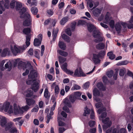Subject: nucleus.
<instances>
[{"label":"nucleus","mask_w":133,"mask_h":133,"mask_svg":"<svg viewBox=\"0 0 133 133\" xmlns=\"http://www.w3.org/2000/svg\"><path fill=\"white\" fill-rule=\"evenodd\" d=\"M31 11L32 14L34 15H36L37 13L38 10L36 8L34 7L31 9Z\"/></svg>","instance_id":"37998d69"},{"label":"nucleus","mask_w":133,"mask_h":133,"mask_svg":"<svg viewBox=\"0 0 133 133\" xmlns=\"http://www.w3.org/2000/svg\"><path fill=\"white\" fill-rule=\"evenodd\" d=\"M41 56H42L43 55L45 49L44 46L43 45H42L41 46Z\"/></svg>","instance_id":"052dcab7"},{"label":"nucleus","mask_w":133,"mask_h":133,"mask_svg":"<svg viewBox=\"0 0 133 133\" xmlns=\"http://www.w3.org/2000/svg\"><path fill=\"white\" fill-rule=\"evenodd\" d=\"M95 106L97 108H100L97 111V113L101 115L99 116V119L102 121L104 124L103 126V129H106L107 128L110 127L111 124V122L109 121V118L107 117V114L106 112V109L103 107V105L101 102L98 103L96 104Z\"/></svg>","instance_id":"f03ea898"},{"label":"nucleus","mask_w":133,"mask_h":133,"mask_svg":"<svg viewBox=\"0 0 133 133\" xmlns=\"http://www.w3.org/2000/svg\"><path fill=\"white\" fill-rule=\"evenodd\" d=\"M65 72H66L68 74L70 75H74L73 72L70 70H68L67 69V71H66Z\"/></svg>","instance_id":"0e129e2a"},{"label":"nucleus","mask_w":133,"mask_h":133,"mask_svg":"<svg viewBox=\"0 0 133 133\" xmlns=\"http://www.w3.org/2000/svg\"><path fill=\"white\" fill-rule=\"evenodd\" d=\"M4 110L5 112L8 111L10 114L13 112V107L11 105L10 106V103L6 102L3 104H0V111Z\"/></svg>","instance_id":"39448f33"},{"label":"nucleus","mask_w":133,"mask_h":133,"mask_svg":"<svg viewBox=\"0 0 133 133\" xmlns=\"http://www.w3.org/2000/svg\"><path fill=\"white\" fill-rule=\"evenodd\" d=\"M57 52L61 55L65 57L67 56L68 54V53L67 52L61 50H57Z\"/></svg>","instance_id":"c85d7f7f"},{"label":"nucleus","mask_w":133,"mask_h":133,"mask_svg":"<svg viewBox=\"0 0 133 133\" xmlns=\"http://www.w3.org/2000/svg\"><path fill=\"white\" fill-rule=\"evenodd\" d=\"M64 102L65 104L69 107H71V105L70 102L69 101L68 99H65L64 100Z\"/></svg>","instance_id":"79ce46f5"},{"label":"nucleus","mask_w":133,"mask_h":133,"mask_svg":"<svg viewBox=\"0 0 133 133\" xmlns=\"http://www.w3.org/2000/svg\"><path fill=\"white\" fill-rule=\"evenodd\" d=\"M121 25L124 28H126L127 27L128 28V24L125 22H120Z\"/></svg>","instance_id":"13d9d810"},{"label":"nucleus","mask_w":133,"mask_h":133,"mask_svg":"<svg viewBox=\"0 0 133 133\" xmlns=\"http://www.w3.org/2000/svg\"><path fill=\"white\" fill-rule=\"evenodd\" d=\"M10 54V51L8 48H5L3 50L2 53V56H5L7 55Z\"/></svg>","instance_id":"393cba45"},{"label":"nucleus","mask_w":133,"mask_h":133,"mask_svg":"<svg viewBox=\"0 0 133 133\" xmlns=\"http://www.w3.org/2000/svg\"><path fill=\"white\" fill-rule=\"evenodd\" d=\"M7 119L6 118L2 116L0 121L1 125L3 127H5L6 130H9L10 132H14L17 131L16 128L13 124L11 123L7 124Z\"/></svg>","instance_id":"20e7f679"},{"label":"nucleus","mask_w":133,"mask_h":133,"mask_svg":"<svg viewBox=\"0 0 133 133\" xmlns=\"http://www.w3.org/2000/svg\"><path fill=\"white\" fill-rule=\"evenodd\" d=\"M47 13L48 15L51 16L53 15L54 12H53L52 10H49L47 11Z\"/></svg>","instance_id":"69168bd1"},{"label":"nucleus","mask_w":133,"mask_h":133,"mask_svg":"<svg viewBox=\"0 0 133 133\" xmlns=\"http://www.w3.org/2000/svg\"><path fill=\"white\" fill-rule=\"evenodd\" d=\"M12 64L10 61L7 62L6 63L5 65V68L6 69H8V70L9 71H10L12 68Z\"/></svg>","instance_id":"bb28decb"},{"label":"nucleus","mask_w":133,"mask_h":133,"mask_svg":"<svg viewBox=\"0 0 133 133\" xmlns=\"http://www.w3.org/2000/svg\"><path fill=\"white\" fill-rule=\"evenodd\" d=\"M95 122L94 121H90L89 123V125L90 127L93 126L95 124Z\"/></svg>","instance_id":"338daca9"},{"label":"nucleus","mask_w":133,"mask_h":133,"mask_svg":"<svg viewBox=\"0 0 133 133\" xmlns=\"http://www.w3.org/2000/svg\"><path fill=\"white\" fill-rule=\"evenodd\" d=\"M87 23L85 21L83 20H79L77 23L78 25H83L86 24Z\"/></svg>","instance_id":"3c124183"},{"label":"nucleus","mask_w":133,"mask_h":133,"mask_svg":"<svg viewBox=\"0 0 133 133\" xmlns=\"http://www.w3.org/2000/svg\"><path fill=\"white\" fill-rule=\"evenodd\" d=\"M81 87L79 85L77 84H74V85L73 86L72 88V90H78L80 89Z\"/></svg>","instance_id":"09e8293b"},{"label":"nucleus","mask_w":133,"mask_h":133,"mask_svg":"<svg viewBox=\"0 0 133 133\" xmlns=\"http://www.w3.org/2000/svg\"><path fill=\"white\" fill-rule=\"evenodd\" d=\"M81 94H82L81 92L77 91L74 92L73 95L76 99H78L80 97Z\"/></svg>","instance_id":"c9c22d12"},{"label":"nucleus","mask_w":133,"mask_h":133,"mask_svg":"<svg viewBox=\"0 0 133 133\" xmlns=\"http://www.w3.org/2000/svg\"><path fill=\"white\" fill-rule=\"evenodd\" d=\"M106 132V133H119L118 129L112 128L108 129Z\"/></svg>","instance_id":"aec40b11"},{"label":"nucleus","mask_w":133,"mask_h":133,"mask_svg":"<svg viewBox=\"0 0 133 133\" xmlns=\"http://www.w3.org/2000/svg\"><path fill=\"white\" fill-rule=\"evenodd\" d=\"M76 99H77L74 97L73 95L70 96L69 98L70 101L72 103L75 102Z\"/></svg>","instance_id":"de8ad7c7"},{"label":"nucleus","mask_w":133,"mask_h":133,"mask_svg":"<svg viewBox=\"0 0 133 133\" xmlns=\"http://www.w3.org/2000/svg\"><path fill=\"white\" fill-rule=\"evenodd\" d=\"M102 9H101L96 8L93 9L92 10V13L95 17H97L101 13Z\"/></svg>","instance_id":"dca6fc26"},{"label":"nucleus","mask_w":133,"mask_h":133,"mask_svg":"<svg viewBox=\"0 0 133 133\" xmlns=\"http://www.w3.org/2000/svg\"><path fill=\"white\" fill-rule=\"evenodd\" d=\"M14 113L15 115H21L23 114V112L21 111L20 107L18 106H17L16 104H14Z\"/></svg>","instance_id":"ddd939ff"},{"label":"nucleus","mask_w":133,"mask_h":133,"mask_svg":"<svg viewBox=\"0 0 133 133\" xmlns=\"http://www.w3.org/2000/svg\"><path fill=\"white\" fill-rule=\"evenodd\" d=\"M58 46L61 49L63 50H65L66 48V46L63 42L61 41H59L58 43Z\"/></svg>","instance_id":"b1692460"},{"label":"nucleus","mask_w":133,"mask_h":133,"mask_svg":"<svg viewBox=\"0 0 133 133\" xmlns=\"http://www.w3.org/2000/svg\"><path fill=\"white\" fill-rule=\"evenodd\" d=\"M23 18L25 19L23 23V25L24 26H28L31 25V17L29 14L27 13L25 14V16Z\"/></svg>","instance_id":"9d476101"},{"label":"nucleus","mask_w":133,"mask_h":133,"mask_svg":"<svg viewBox=\"0 0 133 133\" xmlns=\"http://www.w3.org/2000/svg\"><path fill=\"white\" fill-rule=\"evenodd\" d=\"M30 108L29 107L28 105H26L25 106L21 108H20L21 110L23 112V113L25 111H27Z\"/></svg>","instance_id":"ea45409f"},{"label":"nucleus","mask_w":133,"mask_h":133,"mask_svg":"<svg viewBox=\"0 0 133 133\" xmlns=\"http://www.w3.org/2000/svg\"><path fill=\"white\" fill-rule=\"evenodd\" d=\"M105 47V44L102 43H100L96 45V48L98 49H103Z\"/></svg>","instance_id":"4c0bfd02"},{"label":"nucleus","mask_w":133,"mask_h":133,"mask_svg":"<svg viewBox=\"0 0 133 133\" xmlns=\"http://www.w3.org/2000/svg\"><path fill=\"white\" fill-rule=\"evenodd\" d=\"M26 69L25 72L23 74V76L28 75L30 71L28 76V79L26 81L27 84L30 85L33 82L34 84L31 87V89L34 92H36L38 89V83L35 81L36 78L37 77V73L36 71L34 70L32 66L29 62H28L25 65V68Z\"/></svg>","instance_id":"f257e3e1"},{"label":"nucleus","mask_w":133,"mask_h":133,"mask_svg":"<svg viewBox=\"0 0 133 133\" xmlns=\"http://www.w3.org/2000/svg\"><path fill=\"white\" fill-rule=\"evenodd\" d=\"M51 87L53 88H55V92L56 94H58L59 92V88L58 86L56 85V83H53L51 85Z\"/></svg>","instance_id":"412c9836"},{"label":"nucleus","mask_w":133,"mask_h":133,"mask_svg":"<svg viewBox=\"0 0 133 133\" xmlns=\"http://www.w3.org/2000/svg\"><path fill=\"white\" fill-rule=\"evenodd\" d=\"M9 0H0V14L2 13L5 8L8 9L9 6Z\"/></svg>","instance_id":"0eeeda50"},{"label":"nucleus","mask_w":133,"mask_h":133,"mask_svg":"<svg viewBox=\"0 0 133 133\" xmlns=\"http://www.w3.org/2000/svg\"><path fill=\"white\" fill-rule=\"evenodd\" d=\"M97 86L99 89L103 90H104L105 89V88L101 82L98 83L97 84Z\"/></svg>","instance_id":"2f4dec72"},{"label":"nucleus","mask_w":133,"mask_h":133,"mask_svg":"<svg viewBox=\"0 0 133 133\" xmlns=\"http://www.w3.org/2000/svg\"><path fill=\"white\" fill-rule=\"evenodd\" d=\"M15 5V0L12 1L10 3V6L11 8H14Z\"/></svg>","instance_id":"603ef678"},{"label":"nucleus","mask_w":133,"mask_h":133,"mask_svg":"<svg viewBox=\"0 0 133 133\" xmlns=\"http://www.w3.org/2000/svg\"><path fill=\"white\" fill-rule=\"evenodd\" d=\"M88 28L89 31L91 32L93 31V33L95 31H99L97 29L93 24H89L88 25Z\"/></svg>","instance_id":"f3484780"},{"label":"nucleus","mask_w":133,"mask_h":133,"mask_svg":"<svg viewBox=\"0 0 133 133\" xmlns=\"http://www.w3.org/2000/svg\"><path fill=\"white\" fill-rule=\"evenodd\" d=\"M128 63V61L127 60L122 61L117 63L116 65L118 66L122 65H127Z\"/></svg>","instance_id":"72a5a7b5"},{"label":"nucleus","mask_w":133,"mask_h":133,"mask_svg":"<svg viewBox=\"0 0 133 133\" xmlns=\"http://www.w3.org/2000/svg\"><path fill=\"white\" fill-rule=\"evenodd\" d=\"M68 20V17H63L61 20L60 23L62 25H64L66 22Z\"/></svg>","instance_id":"c756f323"},{"label":"nucleus","mask_w":133,"mask_h":133,"mask_svg":"<svg viewBox=\"0 0 133 133\" xmlns=\"http://www.w3.org/2000/svg\"><path fill=\"white\" fill-rule=\"evenodd\" d=\"M101 34L99 31H95L93 34V37L95 38H97L95 40V41L96 42H99L102 41L104 40V38L101 37Z\"/></svg>","instance_id":"9b49d317"},{"label":"nucleus","mask_w":133,"mask_h":133,"mask_svg":"<svg viewBox=\"0 0 133 133\" xmlns=\"http://www.w3.org/2000/svg\"><path fill=\"white\" fill-rule=\"evenodd\" d=\"M21 118V117H17L14 119H13V121L16 122V124H18L19 126H21L24 121V119Z\"/></svg>","instance_id":"4468645a"},{"label":"nucleus","mask_w":133,"mask_h":133,"mask_svg":"<svg viewBox=\"0 0 133 133\" xmlns=\"http://www.w3.org/2000/svg\"><path fill=\"white\" fill-rule=\"evenodd\" d=\"M58 31V29L56 28L55 30L54 29L52 32V36H53V40L55 41L56 39L57 34Z\"/></svg>","instance_id":"7c9ffc66"},{"label":"nucleus","mask_w":133,"mask_h":133,"mask_svg":"<svg viewBox=\"0 0 133 133\" xmlns=\"http://www.w3.org/2000/svg\"><path fill=\"white\" fill-rule=\"evenodd\" d=\"M25 99L27 104L29 106L33 104L35 102V100L33 99H30L27 98H26Z\"/></svg>","instance_id":"a878e982"},{"label":"nucleus","mask_w":133,"mask_h":133,"mask_svg":"<svg viewBox=\"0 0 133 133\" xmlns=\"http://www.w3.org/2000/svg\"><path fill=\"white\" fill-rule=\"evenodd\" d=\"M90 85V83L88 82H87L85 83L83 86V88L84 89H87L88 88Z\"/></svg>","instance_id":"864d4df0"},{"label":"nucleus","mask_w":133,"mask_h":133,"mask_svg":"<svg viewBox=\"0 0 133 133\" xmlns=\"http://www.w3.org/2000/svg\"><path fill=\"white\" fill-rule=\"evenodd\" d=\"M38 39L35 38L34 40V45L35 46H38L41 43V42Z\"/></svg>","instance_id":"f704fd0d"},{"label":"nucleus","mask_w":133,"mask_h":133,"mask_svg":"<svg viewBox=\"0 0 133 133\" xmlns=\"http://www.w3.org/2000/svg\"><path fill=\"white\" fill-rule=\"evenodd\" d=\"M93 93L95 97L99 96L100 95L101 92L96 88H95L93 90Z\"/></svg>","instance_id":"5701e85b"},{"label":"nucleus","mask_w":133,"mask_h":133,"mask_svg":"<svg viewBox=\"0 0 133 133\" xmlns=\"http://www.w3.org/2000/svg\"><path fill=\"white\" fill-rule=\"evenodd\" d=\"M61 36L62 38L65 41L67 42H70V39L69 37L65 34L64 32H63L62 33Z\"/></svg>","instance_id":"4be33fe9"},{"label":"nucleus","mask_w":133,"mask_h":133,"mask_svg":"<svg viewBox=\"0 0 133 133\" xmlns=\"http://www.w3.org/2000/svg\"><path fill=\"white\" fill-rule=\"evenodd\" d=\"M110 15V13L107 12L105 18L104 22L107 24H109L110 27L113 28L114 27V21L111 18L109 17Z\"/></svg>","instance_id":"6e6552de"},{"label":"nucleus","mask_w":133,"mask_h":133,"mask_svg":"<svg viewBox=\"0 0 133 133\" xmlns=\"http://www.w3.org/2000/svg\"><path fill=\"white\" fill-rule=\"evenodd\" d=\"M75 76L81 77L85 76V75L83 73L80 68H77L75 71L74 74Z\"/></svg>","instance_id":"f8f14e48"},{"label":"nucleus","mask_w":133,"mask_h":133,"mask_svg":"<svg viewBox=\"0 0 133 133\" xmlns=\"http://www.w3.org/2000/svg\"><path fill=\"white\" fill-rule=\"evenodd\" d=\"M66 129L63 128L59 127V128L58 131L59 133H63Z\"/></svg>","instance_id":"680f3d73"},{"label":"nucleus","mask_w":133,"mask_h":133,"mask_svg":"<svg viewBox=\"0 0 133 133\" xmlns=\"http://www.w3.org/2000/svg\"><path fill=\"white\" fill-rule=\"evenodd\" d=\"M128 75L133 78V74L130 71L128 70L127 73Z\"/></svg>","instance_id":"774afa93"},{"label":"nucleus","mask_w":133,"mask_h":133,"mask_svg":"<svg viewBox=\"0 0 133 133\" xmlns=\"http://www.w3.org/2000/svg\"><path fill=\"white\" fill-rule=\"evenodd\" d=\"M76 24V22H74L72 23V25L71 26V28L72 31H74L75 29Z\"/></svg>","instance_id":"4d7b16f0"},{"label":"nucleus","mask_w":133,"mask_h":133,"mask_svg":"<svg viewBox=\"0 0 133 133\" xmlns=\"http://www.w3.org/2000/svg\"><path fill=\"white\" fill-rule=\"evenodd\" d=\"M30 31L31 29L29 28H24L23 30V32L25 34L27 35L30 33Z\"/></svg>","instance_id":"58836bf2"},{"label":"nucleus","mask_w":133,"mask_h":133,"mask_svg":"<svg viewBox=\"0 0 133 133\" xmlns=\"http://www.w3.org/2000/svg\"><path fill=\"white\" fill-rule=\"evenodd\" d=\"M63 109L67 112L70 113V111L69 109L66 106H64L63 108Z\"/></svg>","instance_id":"bf43d9fd"},{"label":"nucleus","mask_w":133,"mask_h":133,"mask_svg":"<svg viewBox=\"0 0 133 133\" xmlns=\"http://www.w3.org/2000/svg\"><path fill=\"white\" fill-rule=\"evenodd\" d=\"M105 54V52L104 51L100 52L99 54H93V56L92 58V61L95 64H97L99 63L101 61L99 59V56H104Z\"/></svg>","instance_id":"1a4fd4ad"},{"label":"nucleus","mask_w":133,"mask_h":133,"mask_svg":"<svg viewBox=\"0 0 133 133\" xmlns=\"http://www.w3.org/2000/svg\"><path fill=\"white\" fill-rule=\"evenodd\" d=\"M107 55L109 58L111 59H113L115 58V55L112 52H108Z\"/></svg>","instance_id":"473e14b6"},{"label":"nucleus","mask_w":133,"mask_h":133,"mask_svg":"<svg viewBox=\"0 0 133 133\" xmlns=\"http://www.w3.org/2000/svg\"><path fill=\"white\" fill-rule=\"evenodd\" d=\"M38 107H36L33 109L31 110L32 112H37L38 110Z\"/></svg>","instance_id":"e2e57ef3"},{"label":"nucleus","mask_w":133,"mask_h":133,"mask_svg":"<svg viewBox=\"0 0 133 133\" xmlns=\"http://www.w3.org/2000/svg\"><path fill=\"white\" fill-rule=\"evenodd\" d=\"M72 31L70 28H68L65 30V32L68 35L70 36L71 35V31Z\"/></svg>","instance_id":"a18cd8bd"},{"label":"nucleus","mask_w":133,"mask_h":133,"mask_svg":"<svg viewBox=\"0 0 133 133\" xmlns=\"http://www.w3.org/2000/svg\"><path fill=\"white\" fill-rule=\"evenodd\" d=\"M67 64L66 63H65L62 65L61 66V68L63 70L65 71H67Z\"/></svg>","instance_id":"8fccbe9b"},{"label":"nucleus","mask_w":133,"mask_h":133,"mask_svg":"<svg viewBox=\"0 0 133 133\" xmlns=\"http://www.w3.org/2000/svg\"><path fill=\"white\" fill-rule=\"evenodd\" d=\"M113 71L112 70L108 72L107 73V75L108 77L110 78L112 77L113 75Z\"/></svg>","instance_id":"6e6d98bb"},{"label":"nucleus","mask_w":133,"mask_h":133,"mask_svg":"<svg viewBox=\"0 0 133 133\" xmlns=\"http://www.w3.org/2000/svg\"><path fill=\"white\" fill-rule=\"evenodd\" d=\"M115 28L116 30L118 33H121L122 30V27L120 22L116 23L115 25Z\"/></svg>","instance_id":"a211bd4d"},{"label":"nucleus","mask_w":133,"mask_h":133,"mask_svg":"<svg viewBox=\"0 0 133 133\" xmlns=\"http://www.w3.org/2000/svg\"><path fill=\"white\" fill-rule=\"evenodd\" d=\"M126 71L125 69H121L120 70L119 75L120 76H123Z\"/></svg>","instance_id":"49530a36"},{"label":"nucleus","mask_w":133,"mask_h":133,"mask_svg":"<svg viewBox=\"0 0 133 133\" xmlns=\"http://www.w3.org/2000/svg\"><path fill=\"white\" fill-rule=\"evenodd\" d=\"M27 13H29L28 12V9L26 7H23L19 11L20 14H21V17L23 18L25 16V14Z\"/></svg>","instance_id":"2eb2a0df"},{"label":"nucleus","mask_w":133,"mask_h":133,"mask_svg":"<svg viewBox=\"0 0 133 133\" xmlns=\"http://www.w3.org/2000/svg\"><path fill=\"white\" fill-rule=\"evenodd\" d=\"M50 96V93L49 92L47 88H46L44 90V96L46 99H48Z\"/></svg>","instance_id":"cd10ccee"},{"label":"nucleus","mask_w":133,"mask_h":133,"mask_svg":"<svg viewBox=\"0 0 133 133\" xmlns=\"http://www.w3.org/2000/svg\"><path fill=\"white\" fill-rule=\"evenodd\" d=\"M91 112L90 114V118L91 119H94L95 118L94 112L93 109V107L92 105L90 104L88 107H86L84 109V112L83 115L86 116L89 115Z\"/></svg>","instance_id":"423d86ee"},{"label":"nucleus","mask_w":133,"mask_h":133,"mask_svg":"<svg viewBox=\"0 0 133 133\" xmlns=\"http://www.w3.org/2000/svg\"><path fill=\"white\" fill-rule=\"evenodd\" d=\"M40 51L38 50H36L35 51V56L37 58H39V53Z\"/></svg>","instance_id":"5fc2aeb1"},{"label":"nucleus","mask_w":133,"mask_h":133,"mask_svg":"<svg viewBox=\"0 0 133 133\" xmlns=\"http://www.w3.org/2000/svg\"><path fill=\"white\" fill-rule=\"evenodd\" d=\"M87 2V6H89L90 8H92L93 6V3H94L92 0H86Z\"/></svg>","instance_id":"e433bc0d"},{"label":"nucleus","mask_w":133,"mask_h":133,"mask_svg":"<svg viewBox=\"0 0 133 133\" xmlns=\"http://www.w3.org/2000/svg\"><path fill=\"white\" fill-rule=\"evenodd\" d=\"M33 94L32 91L30 89H28L24 93V95L27 97L32 96Z\"/></svg>","instance_id":"6ab92c4d"},{"label":"nucleus","mask_w":133,"mask_h":133,"mask_svg":"<svg viewBox=\"0 0 133 133\" xmlns=\"http://www.w3.org/2000/svg\"><path fill=\"white\" fill-rule=\"evenodd\" d=\"M59 61L60 63H62L64 62L66 60L65 58L61 56H59L58 57Z\"/></svg>","instance_id":"a19ab883"},{"label":"nucleus","mask_w":133,"mask_h":133,"mask_svg":"<svg viewBox=\"0 0 133 133\" xmlns=\"http://www.w3.org/2000/svg\"><path fill=\"white\" fill-rule=\"evenodd\" d=\"M22 5L21 3L19 2L16 3V8L17 10H19L22 7Z\"/></svg>","instance_id":"c03bdc74"},{"label":"nucleus","mask_w":133,"mask_h":133,"mask_svg":"<svg viewBox=\"0 0 133 133\" xmlns=\"http://www.w3.org/2000/svg\"><path fill=\"white\" fill-rule=\"evenodd\" d=\"M31 37L30 35L26 36V45H23L22 46L17 47L16 45L11 46V50L13 54L14 55H16L17 53H22L23 51L25 50L30 45V41Z\"/></svg>","instance_id":"7ed1b4c3"}]
</instances>
